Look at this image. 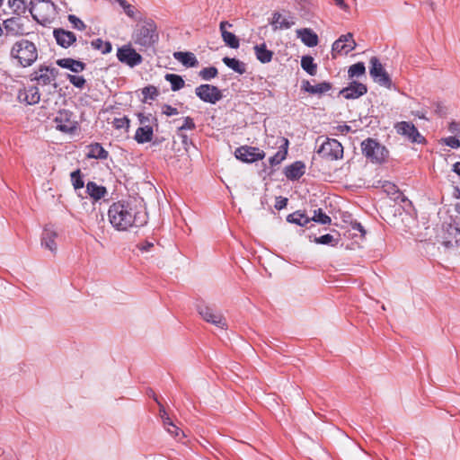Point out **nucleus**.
<instances>
[{"mask_svg":"<svg viewBox=\"0 0 460 460\" xmlns=\"http://www.w3.org/2000/svg\"><path fill=\"white\" fill-rule=\"evenodd\" d=\"M370 65L369 74L373 80L381 86L388 89L391 88L392 80L387 72L384 69L379 59L376 57H372L370 58Z\"/></svg>","mask_w":460,"mask_h":460,"instance_id":"nucleus-9","label":"nucleus"},{"mask_svg":"<svg viewBox=\"0 0 460 460\" xmlns=\"http://www.w3.org/2000/svg\"><path fill=\"white\" fill-rule=\"evenodd\" d=\"M394 128L398 134L406 137L412 143L422 144L425 142L424 137L420 134L417 128L411 122H397Z\"/></svg>","mask_w":460,"mask_h":460,"instance_id":"nucleus-14","label":"nucleus"},{"mask_svg":"<svg viewBox=\"0 0 460 460\" xmlns=\"http://www.w3.org/2000/svg\"><path fill=\"white\" fill-rule=\"evenodd\" d=\"M158 90L154 85H148L142 89L144 99L155 100L158 96Z\"/></svg>","mask_w":460,"mask_h":460,"instance_id":"nucleus-46","label":"nucleus"},{"mask_svg":"<svg viewBox=\"0 0 460 460\" xmlns=\"http://www.w3.org/2000/svg\"><path fill=\"white\" fill-rule=\"evenodd\" d=\"M137 119H138V121H139V124L141 125V127H144L145 125H151L150 123L153 122V121H156L157 119L153 117V115L151 113H142V112H139L137 113Z\"/></svg>","mask_w":460,"mask_h":460,"instance_id":"nucleus-51","label":"nucleus"},{"mask_svg":"<svg viewBox=\"0 0 460 460\" xmlns=\"http://www.w3.org/2000/svg\"><path fill=\"white\" fill-rule=\"evenodd\" d=\"M274 31L277 30H287L291 28L295 24L294 18L289 16L288 18H282L281 13L275 12L272 14L271 21L270 22Z\"/></svg>","mask_w":460,"mask_h":460,"instance_id":"nucleus-26","label":"nucleus"},{"mask_svg":"<svg viewBox=\"0 0 460 460\" xmlns=\"http://www.w3.org/2000/svg\"><path fill=\"white\" fill-rule=\"evenodd\" d=\"M277 201L286 202V201H288V199L287 198L279 197V198H277Z\"/></svg>","mask_w":460,"mask_h":460,"instance_id":"nucleus-64","label":"nucleus"},{"mask_svg":"<svg viewBox=\"0 0 460 460\" xmlns=\"http://www.w3.org/2000/svg\"><path fill=\"white\" fill-rule=\"evenodd\" d=\"M164 429L167 430L168 433H170L174 438H178L179 440L181 439V438L185 437L184 432L180 429L179 427H177L174 423L173 426H167L164 427Z\"/></svg>","mask_w":460,"mask_h":460,"instance_id":"nucleus-52","label":"nucleus"},{"mask_svg":"<svg viewBox=\"0 0 460 460\" xmlns=\"http://www.w3.org/2000/svg\"><path fill=\"white\" fill-rule=\"evenodd\" d=\"M12 58L18 59L23 67L31 66L38 58V50L35 44L28 40L15 42L11 49Z\"/></svg>","mask_w":460,"mask_h":460,"instance_id":"nucleus-3","label":"nucleus"},{"mask_svg":"<svg viewBox=\"0 0 460 460\" xmlns=\"http://www.w3.org/2000/svg\"><path fill=\"white\" fill-rule=\"evenodd\" d=\"M159 406H160V410H159L160 417H161V419L163 420L164 427L173 426V422L170 419V417H169L168 413L166 412L164 407L161 403L159 404Z\"/></svg>","mask_w":460,"mask_h":460,"instance_id":"nucleus-53","label":"nucleus"},{"mask_svg":"<svg viewBox=\"0 0 460 460\" xmlns=\"http://www.w3.org/2000/svg\"><path fill=\"white\" fill-rule=\"evenodd\" d=\"M301 67L310 75H315L317 73V64L309 55L301 58Z\"/></svg>","mask_w":460,"mask_h":460,"instance_id":"nucleus-36","label":"nucleus"},{"mask_svg":"<svg viewBox=\"0 0 460 460\" xmlns=\"http://www.w3.org/2000/svg\"><path fill=\"white\" fill-rule=\"evenodd\" d=\"M132 41L140 51L154 49L159 41L156 22L152 18L140 19L133 30Z\"/></svg>","mask_w":460,"mask_h":460,"instance_id":"nucleus-2","label":"nucleus"},{"mask_svg":"<svg viewBox=\"0 0 460 460\" xmlns=\"http://www.w3.org/2000/svg\"><path fill=\"white\" fill-rule=\"evenodd\" d=\"M68 81L76 88H84L86 81L82 75H67Z\"/></svg>","mask_w":460,"mask_h":460,"instance_id":"nucleus-47","label":"nucleus"},{"mask_svg":"<svg viewBox=\"0 0 460 460\" xmlns=\"http://www.w3.org/2000/svg\"><path fill=\"white\" fill-rule=\"evenodd\" d=\"M302 89L311 94L321 95L332 89V84L329 82H322L315 85H312L309 81L305 80L302 83Z\"/></svg>","mask_w":460,"mask_h":460,"instance_id":"nucleus-27","label":"nucleus"},{"mask_svg":"<svg viewBox=\"0 0 460 460\" xmlns=\"http://www.w3.org/2000/svg\"><path fill=\"white\" fill-rule=\"evenodd\" d=\"M437 241L446 250L460 248V227L456 225H443L441 233L437 236Z\"/></svg>","mask_w":460,"mask_h":460,"instance_id":"nucleus-4","label":"nucleus"},{"mask_svg":"<svg viewBox=\"0 0 460 460\" xmlns=\"http://www.w3.org/2000/svg\"><path fill=\"white\" fill-rule=\"evenodd\" d=\"M453 172L460 176V162H456L454 164Z\"/></svg>","mask_w":460,"mask_h":460,"instance_id":"nucleus-59","label":"nucleus"},{"mask_svg":"<svg viewBox=\"0 0 460 460\" xmlns=\"http://www.w3.org/2000/svg\"><path fill=\"white\" fill-rule=\"evenodd\" d=\"M163 113L166 116H173L179 113L177 108H174L171 105L165 104L163 108Z\"/></svg>","mask_w":460,"mask_h":460,"instance_id":"nucleus-57","label":"nucleus"},{"mask_svg":"<svg viewBox=\"0 0 460 460\" xmlns=\"http://www.w3.org/2000/svg\"><path fill=\"white\" fill-rule=\"evenodd\" d=\"M57 65L62 68L68 69L74 73H79L85 69L86 65L80 61L70 58L57 60Z\"/></svg>","mask_w":460,"mask_h":460,"instance_id":"nucleus-28","label":"nucleus"},{"mask_svg":"<svg viewBox=\"0 0 460 460\" xmlns=\"http://www.w3.org/2000/svg\"><path fill=\"white\" fill-rule=\"evenodd\" d=\"M296 35L306 47L313 48L318 45V35L312 29H299Z\"/></svg>","mask_w":460,"mask_h":460,"instance_id":"nucleus-25","label":"nucleus"},{"mask_svg":"<svg viewBox=\"0 0 460 460\" xmlns=\"http://www.w3.org/2000/svg\"><path fill=\"white\" fill-rule=\"evenodd\" d=\"M148 394L154 398V400L160 404V402L158 401V398L156 397L155 392L153 390H150Z\"/></svg>","mask_w":460,"mask_h":460,"instance_id":"nucleus-63","label":"nucleus"},{"mask_svg":"<svg viewBox=\"0 0 460 460\" xmlns=\"http://www.w3.org/2000/svg\"><path fill=\"white\" fill-rule=\"evenodd\" d=\"M18 98L29 105H34L40 101V93L37 86H29L20 91Z\"/></svg>","mask_w":460,"mask_h":460,"instance_id":"nucleus-24","label":"nucleus"},{"mask_svg":"<svg viewBox=\"0 0 460 460\" xmlns=\"http://www.w3.org/2000/svg\"><path fill=\"white\" fill-rule=\"evenodd\" d=\"M111 124L116 129L125 128L128 130L129 128L130 120L127 116H124L122 118H115Z\"/></svg>","mask_w":460,"mask_h":460,"instance_id":"nucleus-44","label":"nucleus"},{"mask_svg":"<svg viewBox=\"0 0 460 460\" xmlns=\"http://www.w3.org/2000/svg\"><path fill=\"white\" fill-rule=\"evenodd\" d=\"M195 128L196 124L194 119L191 117L187 116L183 118V123L178 128L177 131L183 132L184 130H193Z\"/></svg>","mask_w":460,"mask_h":460,"instance_id":"nucleus-48","label":"nucleus"},{"mask_svg":"<svg viewBox=\"0 0 460 460\" xmlns=\"http://www.w3.org/2000/svg\"><path fill=\"white\" fill-rule=\"evenodd\" d=\"M361 151L367 159L376 164L385 162L388 155V151L384 146L370 137L362 141Z\"/></svg>","mask_w":460,"mask_h":460,"instance_id":"nucleus-5","label":"nucleus"},{"mask_svg":"<svg viewBox=\"0 0 460 460\" xmlns=\"http://www.w3.org/2000/svg\"><path fill=\"white\" fill-rule=\"evenodd\" d=\"M305 172V164L302 161H296L285 167L284 173L287 179L296 181L300 179Z\"/></svg>","mask_w":460,"mask_h":460,"instance_id":"nucleus-23","label":"nucleus"},{"mask_svg":"<svg viewBox=\"0 0 460 460\" xmlns=\"http://www.w3.org/2000/svg\"><path fill=\"white\" fill-rule=\"evenodd\" d=\"M317 154L324 159L336 161L343 157V146L337 139L327 137L317 149Z\"/></svg>","mask_w":460,"mask_h":460,"instance_id":"nucleus-6","label":"nucleus"},{"mask_svg":"<svg viewBox=\"0 0 460 460\" xmlns=\"http://www.w3.org/2000/svg\"><path fill=\"white\" fill-rule=\"evenodd\" d=\"M367 93L366 84L353 81L347 87L340 91V94L347 100L358 99Z\"/></svg>","mask_w":460,"mask_h":460,"instance_id":"nucleus-17","label":"nucleus"},{"mask_svg":"<svg viewBox=\"0 0 460 460\" xmlns=\"http://www.w3.org/2000/svg\"><path fill=\"white\" fill-rule=\"evenodd\" d=\"M270 139L274 140L273 144L279 146L278 152L270 157L269 163L271 166L279 164L287 156L289 141L288 138L279 136L274 137L273 136L268 138V144H270Z\"/></svg>","mask_w":460,"mask_h":460,"instance_id":"nucleus-16","label":"nucleus"},{"mask_svg":"<svg viewBox=\"0 0 460 460\" xmlns=\"http://www.w3.org/2000/svg\"><path fill=\"white\" fill-rule=\"evenodd\" d=\"M288 203H276L275 204V208L277 210H281L283 208H285L287 207Z\"/></svg>","mask_w":460,"mask_h":460,"instance_id":"nucleus-62","label":"nucleus"},{"mask_svg":"<svg viewBox=\"0 0 460 460\" xmlns=\"http://www.w3.org/2000/svg\"><path fill=\"white\" fill-rule=\"evenodd\" d=\"M447 128H448L449 132L456 134V137H460V123H458L456 121H451L448 124Z\"/></svg>","mask_w":460,"mask_h":460,"instance_id":"nucleus-55","label":"nucleus"},{"mask_svg":"<svg viewBox=\"0 0 460 460\" xmlns=\"http://www.w3.org/2000/svg\"><path fill=\"white\" fill-rule=\"evenodd\" d=\"M3 27L8 34L22 36L27 34L21 16L11 17L4 21Z\"/></svg>","mask_w":460,"mask_h":460,"instance_id":"nucleus-18","label":"nucleus"},{"mask_svg":"<svg viewBox=\"0 0 460 460\" xmlns=\"http://www.w3.org/2000/svg\"><path fill=\"white\" fill-rule=\"evenodd\" d=\"M154 136V129L151 125H145L144 127H139L134 136V139L138 144H145L150 142Z\"/></svg>","mask_w":460,"mask_h":460,"instance_id":"nucleus-29","label":"nucleus"},{"mask_svg":"<svg viewBox=\"0 0 460 460\" xmlns=\"http://www.w3.org/2000/svg\"><path fill=\"white\" fill-rule=\"evenodd\" d=\"M109 153L106 151L102 146L99 143L91 144L88 146V154L87 157L105 160L108 158Z\"/></svg>","mask_w":460,"mask_h":460,"instance_id":"nucleus-32","label":"nucleus"},{"mask_svg":"<svg viewBox=\"0 0 460 460\" xmlns=\"http://www.w3.org/2000/svg\"><path fill=\"white\" fill-rule=\"evenodd\" d=\"M125 12L129 16V17H132L133 14H134V12L132 10V6L130 4H127V8L125 9Z\"/></svg>","mask_w":460,"mask_h":460,"instance_id":"nucleus-61","label":"nucleus"},{"mask_svg":"<svg viewBox=\"0 0 460 460\" xmlns=\"http://www.w3.org/2000/svg\"><path fill=\"white\" fill-rule=\"evenodd\" d=\"M8 5L13 9V12L17 16H22L27 10V5L24 0H8Z\"/></svg>","mask_w":460,"mask_h":460,"instance_id":"nucleus-39","label":"nucleus"},{"mask_svg":"<svg viewBox=\"0 0 460 460\" xmlns=\"http://www.w3.org/2000/svg\"><path fill=\"white\" fill-rule=\"evenodd\" d=\"M440 142L453 149L460 148V140L456 137H447L440 139Z\"/></svg>","mask_w":460,"mask_h":460,"instance_id":"nucleus-49","label":"nucleus"},{"mask_svg":"<svg viewBox=\"0 0 460 460\" xmlns=\"http://www.w3.org/2000/svg\"><path fill=\"white\" fill-rule=\"evenodd\" d=\"M234 155L242 162L254 163L263 159L265 153L258 147L243 146L235 149Z\"/></svg>","mask_w":460,"mask_h":460,"instance_id":"nucleus-15","label":"nucleus"},{"mask_svg":"<svg viewBox=\"0 0 460 460\" xmlns=\"http://www.w3.org/2000/svg\"><path fill=\"white\" fill-rule=\"evenodd\" d=\"M196 95L204 102L217 103L223 97L221 91L215 85L205 84L195 89Z\"/></svg>","mask_w":460,"mask_h":460,"instance_id":"nucleus-12","label":"nucleus"},{"mask_svg":"<svg viewBox=\"0 0 460 460\" xmlns=\"http://www.w3.org/2000/svg\"><path fill=\"white\" fill-rule=\"evenodd\" d=\"M53 35L57 44L65 49L69 48L76 40V36L74 32L61 28L55 29Z\"/></svg>","mask_w":460,"mask_h":460,"instance_id":"nucleus-20","label":"nucleus"},{"mask_svg":"<svg viewBox=\"0 0 460 460\" xmlns=\"http://www.w3.org/2000/svg\"><path fill=\"white\" fill-rule=\"evenodd\" d=\"M70 176H71V181H72L75 190H79V189L84 188V182L82 179L80 170H76V171L71 172Z\"/></svg>","mask_w":460,"mask_h":460,"instance_id":"nucleus-45","label":"nucleus"},{"mask_svg":"<svg viewBox=\"0 0 460 460\" xmlns=\"http://www.w3.org/2000/svg\"><path fill=\"white\" fill-rule=\"evenodd\" d=\"M86 190L89 193L90 197L94 200L101 199L104 197L107 190L106 188L101 185L96 184L93 181H89L86 185Z\"/></svg>","mask_w":460,"mask_h":460,"instance_id":"nucleus-35","label":"nucleus"},{"mask_svg":"<svg viewBox=\"0 0 460 460\" xmlns=\"http://www.w3.org/2000/svg\"><path fill=\"white\" fill-rule=\"evenodd\" d=\"M351 227H352L353 230H357V231L360 232L361 236H363V237L365 236L366 230L364 229L363 226L360 223L352 222L351 223Z\"/></svg>","mask_w":460,"mask_h":460,"instance_id":"nucleus-58","label":"nucleus"},{"mask_svg":"<svg viewBox=\"0 0 460 460\" xmlns=\"http://www.w3.org/2000/svg\"><path fill=\"white\" fill-rule=\"evenodd\" d=\"M94 49L101 51L102 54H108L112 50V45L110 41H103L102 39H95L91 42Z\"/></svg>","mask_w":460,"mask_h":460,"instance_id":"nucleus-38","label":"nucleus"},{"mask_svg":"<svg viewBox=\"0 0 460 460\" xmlns=\"http://www.w3.org/2000/svg\"><path fill=\"white\" fill-rule=\"evenodd\" d=\"M253 49L256 58L261 63L267 64L272 60L273 51L268 49L265 43L255 45Z\"/></svg>","mask_w":460,"mask_h":460,"instance_id":"nucleus-31","label":"nucleus"},{"mask_svg":"<svg viewBox=\"0 0 460 460\" xmlns=\"http://www.w3.org/2000/svg\"><path fill=\"white\" fill-rule=\"evenodd\" d=\"M287 221L300 226H305L311 222V218L305 212L297 210L289 214L287 217Z\"/></svg>","mask_w":460,"mask_h":460,"instance_id":"nucleus-34","label":"nucleus"},{"mask_svg":"<svg viewBox=\"0 0 460 460\" xmlns=\"http://www.w3.org/2000/svg\"><path fill=\"white\" fill-rule=\"evenodd\" d=\"M137 247L142 252H147L154 247V243L152 241L146 240L137 243Z\"/></svg>","mask_w":460,"mask_h":460,"instance_id":"nucleus-54","label":"nucleus"},{"mask_svg":"<svg viewBox=\"0 0 460 460\" xmlns=\"http://www.w3.org/2000/svg\"><path fill=\"white\" fill-rule=\"evenodd\" d=\"M366 73V66L363 62H358L349 66L348 74L349 78L359 77Z\"/></svg>","mask_w":460,"mask_h":460,"instance_id":"nucleus-40","label":"nucleus"},{"mask_svg":"<svg viewBox=\"0 0 460 460\" xmlns=\"http://www.w3.org/2000/svg\"><path fill=\"white\" fill-rule=\"evenodd\" d=\"M58 75V70L55 67L41 65L31 75V80L36 81L40 85H48L54 83Z\"/></svg>","mask_w":460,"mask_h":460,"instance_id":"nucleus-11","label":"nucleus"},{"mask_svg":"<svg viewBox=\"0 0 460 460\" xmlns=\"http://www.w3.org/2000/svg\"><path fill=\"white\" fill-rule=\"evenodd\" d=\"M334 1H335L336 5H338L341 9L345 10L348 7L347 4H345L344 0H334Z\"/></svg>","mask_w":460,"mask_h":460,"instance_id":"nucleus-60","label":"nucleus"},{"mask_svg":"<svg viewBox=\"0 0 460 460\" xmlns=\"http://www.w3.org/2000/svg\"><path fill=\"white\" fill-rule=\"evenodd\" d=\"M164 79L171 84V89L173 92L181 90L185 84L182 77L176 74H166Z\"/></svg>","mask_w":460,"mask_h":460,"instance_id":"nucleus-37","label":"nucleus"},{"mask_svg":"<svg viewBox=\"0 0 460 460\" xmlns=\"http://www.w3.org/2000/svg\"><path fill=\"white\" fill-rule=\"evenodd\" d=\"M56 128L63 133L72 134L77 129V121L74 118V113L69 110H60L54 118Z\"/></svg>","mask_w":460,"mask_h":460,"instance_id":"nucleus-7","label":"nucleus"},{"mask_svg":"<svg viewBox=\"0 0 460 460\" xmlns=\"http://www.w3.org/2000/svg\"><path fill=\"white\" fill-rule=\"evenodd\" d=\"M58 237V233L54 229L53 226L47 225L44 227L42 237H41V245L46 249H49L52 252H56L57 251V243H55V239Z\"/></svg>","mask_w":460,"mask_h":460,"instance_id":"nucleus-21","label":"nucleus"},{"mask_svg":"<svg viewBox=\"0 0 460 460\" xmlns=\"http://www.w3.org/2000/svg\"><path fill=\"white\" fill-rule=\"evenodd\" d=\"M177 135L181 138V144L186 150L188 149V147L190 145L193 144L192 141L188 137V136L186 134H184L183 132L177 131Z\"/></svg>","mask_w":460,"mask_h":460,"instance_id":"nucleus-56","label":"nucleus"},{"mask_svg":"<svg viewBox=\"0 0 460 460\" xmlns=\"http://www.w3.org/2000/svg\"><path fill=\"white\" fill-rule=\"evenodd\" d=\"M118 60L128 66L129 67H135L143 62L142 56L134 49L131 45H123L117 50Z\"/></svg>","mask_w":460,"mask_h":460,"instance_id":"nucleus-10","label":"nucleus"},{"mask_svg":"<svg viewBox=\"0 0 460 460\" xmlns=\"http://www.w3.org/2000/svg\"><path fill=\"white\" fill-rule=\"evenodd\" d=\"M108 217L118 231L140 227L147 223V213L137 203H112L108 210Z\"/></svg>","mask_w":460,"mask_h":460,"instance_id":"nucleus-1","label":"nucleus"},{"mask_svg":"<svg viewBox=\"0 0 460 460\" xmlns=\"http://www.w3.org/2000/svg\"><path fill=\"white\" fill-rule=\"evenodd\" d=\"M197 310L202 319L215 326L226 329L227 323L223 314L207 305H198Z\"/></svg>","mask_w":460,"mask_h":460,"instance_id":"nucleus-8","label":"nucleus"},{"mask_svg":"<svg viewBox=\"0 0 460 460\" xmlns=\"http://www.w3.org/2000/svg\"><path fill=\"white\" fill-rule=\"evenodd\" d=\"M314 242L317 244H331L332 246H336L339 243V240L334 239V237L330 234L315 237Z\"/></svg>","mask_w":460,"mask_h":460,"instance_id":"nucleus-41","label":"nucleus"},{"mask_svg":"<svg viewBox=\"0 0 460 460\" xmlns=\"http://www.w3.org/2000/svg\"><path fill=\"white\" fill-rule=\"evenodd\" d=\"M68 21L70 22L74 29H76L78 31H84L86 28L84 22L75 14H69Z\"/></svg>","mask_w":460,"mask_h":460,"instance_id":"nucleus-50","label":"nucleus"},{"mask_svg":"<svg viewBox=\"0 0 460 460\" xmlns=\"http://www.w3.org/2000/svg\"><path fill=\"white\" fill-rule=\"evenodd\" d=\"M222 61L228 68L234 70L239 75H243L246 73V65L239 59L225 57L223 58Z\"/></svg>","mask_w":460,"mask_h":460,"instance_id":"nucleus-33","label":"nucleus"},{"mask_svg":"<svg viewBox=\"0 0 460 460\" xmlns=\"http://www.w3.org/2000/svg\"><path fill=\"white\" fill-rule=\"evenodd\" d=\"M382 191L386 194V198L391 201H410L408 198L400 191L398 187L390 181H385L382 185Z\"/></svg>","mask_w":460,"mask_h":460,"instance_id":"nucleus-22","label":"nucleus"},{"mask_svg":"<svg viewBox=\"0 0 460 460\" xmlns=\"http://www.w3.org/2000/svg\"><path fill=\"white\" fill-rule=\"evenodd\" d=\"M356 47L357 44L351 32L341 35L332 46V56L335 58L337 54L347 55L350 51L354 50Z\"/></svg>","mask_w":460,"mask_h":460,"instance_id":"nucleus-13","label":"nucleus"},{"mask_svg":"<svg viewBox=\"0 0 460 460\" xmlns=\"http://www.w3.org/2000/svg\"><path fill=\"white\" fill-rule=\"evenodd\" d=\"M173 58L186 67H196L199 65L197 58L191 52H174Z\"/></svg>","mask_w":460,"mask_h":460,"instance_id":"nucleus-30","label":"nucleus"},{"mask_svg":"<svg viewBox=\"0 0 460 460\" xmlns=\"http://www.w3.org/2000/svg\"><path fill=\"white\" fill-rule=\"evenodd\" d=\"M311 221H314L316 223H320L322 225H328L331 224L332 219L329 216H327L325 213L322 211L321 208H319L317 211H314V217H310Z\"/></svg>","mask_w":460,"mask_h":460,"instance_id":"nucleus-42","label":"nucleus"},{"mask_svg":"<svg viewBox=\"0 0 460 460\" xmlns=\"http://www.w3.org/2000/svg\"><path fill=\"white\" fill-rule=\"evenodd\" d=\"M218 74L217 68L215 66L204 67L199 73V76L206 81L216 77Z\"/></svg>","mask_w":460,"mask_h":460,"instance_id":"nucleus-43","label":"nucleus"},{"mask_svg":"<svg viewBox=\"0 0 460 460\" xmlns=\"http://www.w3.org/2000/svg\"><path fill=\"white\" fill-rule=\"evenodd\" d=\"M233 24L227 21H222L219 24V31L223 41L226 46L231 49H238L240 46L239 39L232 32L228 31L227 28H232Z\"/></svg>","mask_w":460,"mask_h":460,"instance_id":"nucleus-19","label":"nucleus"}]
</instances>
